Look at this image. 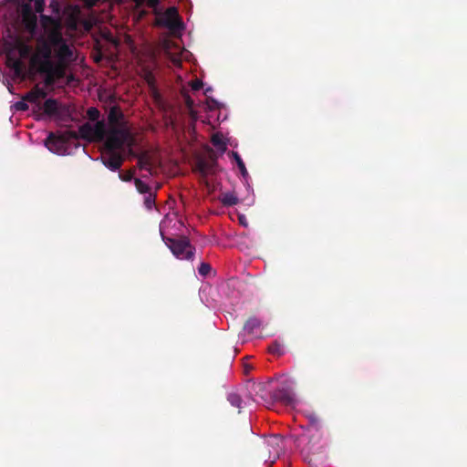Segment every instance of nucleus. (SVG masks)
<instances>
[{
	"label": "nucleus",
	"instance_id": "nucleus-1",
	"mask_svg": "<svg viewBox=\"0 0 467 467\" xmlns=\"http://www.w3.org/2000/svg\"><path fill=\"white\" fill-rule=\"evenodd\" d=\"M41 21L44 27L49 28V40L53 45V53L59 62L70 63L73 61L74 53L67 40L63 37L61 23L58 19L47 16H42Z\"/></svg>",
	"mask_w": 467,
	"mask_h": 467
},
{
	"label": "nucleus",
	"instance_id": "nucleus-2",
	"mask_svg": "<svg viewBox=\"0 0 467 467\" xmlns=\"http://www.w3.org/2000/svg\"><path fill=\"white\" fill-rule=\"evenodd\" d=\"M30 48L27 45L20 40H17L14 45L6 50V66L10 67L16 77L24 78L25 77V64L22 61L23 57L29 55Z\"/></svg>",
	"mask_w": 467,
	"mask_h": 467
},
{
	"label": "nucleus",
	"instance_id": "nucleus-3",
	"mask_svg": "<svg viewBox=\"0 0 467 467\" xmlns=\"http://www.w3.org/2000/svg\"><path fill=\"white\" fill-rule=\"evenodd\" d=\"M134 138L129 128H108L104 148L120 151L125 146L131 148Z\"/></svg>",
	"mask_w": 467,
	"mask_h": 467
},
{
	"label": "nucleus",
	"instance_id": "nucleus-4",
	"mask_svg": "<svg viewBox=\"0 0 467 467\" xmlns=\"http://www.w3.org/2000/svg\"><path fill=\"white\" fill-rule=\"evenodd\" d=\"M46 28L47 36L46 38L39 39L36 45V53L32 57L31 62L37 66L39 69L45 65H48L50 61H52V54H53V45L49 40V28L48 25Z\"/></svg>",
	"mask_w": 467,
	"mask_h": 467
},
{
	"label": "nucleus",
	"instance_id": "nucleus-5",
	"mask_svg": "<svg viewBox=\"0 0 467 467\" xmlns=\"http://www.w3.org/2000/svg\"><path fill=\"white\" fill-rule=\"evenodd\" d=\"M168 246L172 254L181 259L192 260L194 255V248L191 245L189 239L182 236L179 239H168Z\"/></svg>",
	"mask_w": 467,
	"mask_h": 467
},
{
	"label": "nucleus",
	"instance_id": "nucleus-6",
	"mask_svg": "<svg viewBox=\"0 0 467 467\" xmlns=\"http://www.w3.org/2000/svg\"><path fill=\"white\" fill-rule=\"evenodd\" d=\"M263 323L262 321L257 318L256 317H249L244 327L242 333L239 336V340L241 341V344L244 345V343L251 341L254 338H261Z\"/></svg>",
	"mask_w": 467,
	"mask_h": 467
},
{
	"label": "nucleus",
	"instance_id": "nucleus-7",
	"mask_svg": "<svg viewBox=\"0 0 467 467\" xmlns=\"http://www.w3.org/2000/svg\"><path fill=\"white\" fill-rule=\"evenodd\" d=\"M100 161L111 171H117L122 166L125 157L121 151L104 148L100 153Z\"/></svg>",
	"mask_w": 467,
	"mask_h": 467
},
{
	"label": "nucleus",
	"instance_id": "nucleus-8",
	"mask_svg": "<svg viewBox=\"0 0 467 467\" xmlns=\"http://www.w3.org/2000/svg\"><path fill=\"white\" fill-rule=\"evenodd\" d=\"M217 166L216 156L210 154L208 157H200L196 160L193 171L198 173L202 178H206L208 175L216 171Z\"/></svg>",
	"mask_w": 467,
	"mask_h": 467
},
{
	"label": "nucleus",
	"instance_id": "nucleus-9",
	"mask_svg": "<svg viewBox=\"0 0 467 467\" xmlns=\"http://www.w3.org/2000/svg\"><path fill=\"white\" fill-rule=\"evenodd\" d=\"M157 24L166 27L171 31H179L182 29V23L179 18L178 11L175 7H169L157 20Z\"/></svg>",
	"mask_w": 467,
	"mask_h": 467
},
{
	"label": "nucleus",
	"instance_id": "nucleus-10",
	"mask_svg": "<svg viewBox=\"0 0 467 467\" xmlns=\"http://www.w3.org/2000/svg\"><path fill=\"white\" fill-rule=\"evenodd\" d=\"M70 139H78L76 131H67L59 136L50 133L46 140V146L51 151L59 152Z\"/></svg>",
	"mask_w": 467,
	"mask_h": 467
},
{
	"label": "nucleus",
	"instance_id": "nucleus-11",
	"mask_svg": "<svg viewBox=\"0 0 467 467\" xmlns=\"http://www.w3.org/2000/svg\"><path fill=\"white\" fill-rule=\"evenodd\" d=\"M302 441H306V443L302 448V452H306V456L310 454L315 455L321 452L323 444L321 443L322 434L320 431H316L309 434H304L301 437Z\"/></svg>",
	"mask_w": 467,
	"mask_h": 467
},
{
	"label": "nucleus",
	"instance_id": "nucleus-12",
	"mask_svg": "<svg viewBox=\"0 0 467 467\" xmlns=\"http://www.w3.org/2000/svg\"><path fill=\"white\" fill-rule=\"evenodd\" d=\"M109 128H129L120 108L111 107L108 114Z\"/></svg>",
	"mask_w": 467,
	"mask_h": 467
},
{
	"label": "nucleus",
	"instance_id": "nucleus-13",
	"mask_svg": "<svg viewBox=\"0 0 467 467\" xmlns=\"http://www.w3.org/2000/svg\"><path fill=\"white\" fill-rule=\"evenodd\" d=\"M271 400L281 402L286 406H292L296 403V398L294 393L286 388H281L275 389L271 393Z\"/></svg>",
	"mask_w": 467,
	"mask_h": 467
},
{
	"label": "nucleus",
	"instance_id": "nucleus-14",
	"mask_svg": "<svg viewBox=\"0 0 467 467\" xmlns=\"http://www.w3.org/2000/svg\"><path fill=\"white\" fill-rule=\"evenodd\" d=\"M248 388L251 392H254V398L253 400L259 402L260 400L267 401L271 398V392L266 389L267 385L262 382H249Z\"/></svg>",
	"mask_w": 467,
	"mask_h": 467
},
{
	"label": "nucleus",
	"instance_id": "nucleus-15",
	"mask_svg": "<svg viewBox=\"0 0 467 467\" xmlns=\"http://www.w3.org/2000/svg\"><path fill=\"white\" fill-rule=\"evenodd\" d=\"M69 63L67 62H59L57 63L50 61L48 65H45L38 69L39 72H50L54 75L57 79L64 78L66 74V68Z\"/></svg>",
	"mask_w": 467,
	"mask_h": 467
},
{
	"label": "nucleus",
	"instance_id": "nucleus-16",
	"mask_svg": "<svg viewBox=\"0 0 467 467\" xmlns=\"http://www.w3.org/2000/svg\"><path fill=\"white\" fill-rule=\"evenodd\" d=\"M92 134L94 141L105 140L108 134V129L104 120L97 121L94 125H92Z\"/></svg>",
	"mask_w": 467,
	"mask_h": 467
},
{
	"label": "nucleus",
	"instance_id": "nucleus-17",
	"mask_svg": "<svg viewBox=\"0 0 467 467\" xmlns=\"http://www.w3.org/2000/svg\"><path fill=\"white\" fill-rule=\"evenodd\" d=\"M46 91L43 88H40L39 87L36 86L34 88H32L29 92L26 94L23 99L31 103H36L41 99L46 98Z\"/></svg>",
	"mask_w": 467,
	"mask_h": 467
},
{
	"label": "nucleus",
	"instance_id": "nucleus-18",
	"mask_svg": "<svg viewBox=\"0 0 467 467\" xmlns=\"http://www.w3.org/2000/svg\"><path fill=\"white\" fill-rule=\"evenodd\" d=\"M220 202L225 207L234 206L239 202V199L234 192H223L219 197Z\"/></svg>",
	"mask_w": 467,
	"mask_h": 467
},
{
	"label": "nucleus",
	"instance_id": "nucleus-19",
	"mask_svg": "<svg viewBox=\"0 0 467 467\" xmlns=\"http://www.w3.org/2000/svg\"><path fill=\"white\" fill-rule=\"evenodd\" d=\"M76 133L78 138L80 137L81 139L87 140L88 141H94L92 134V124L89 122H86L79 126L78 131Z\"/></svg>",
	"mask_w": 467,
	"mask_h": 467
},
{
	"label": "nucleus",
	"instance_id": "nucleus-20",
	"mask_svg": "<svg viewBox=\"0 0 467 467\" xmlns=\"http://www.w3.org/2000/svg\"><path fill=\"white\" fill-rule=\"evenodd\" d=\"M309 420V427H308V432L313 433L316 431H319L320 429V418L316 413H311L307 416Z\"/></svg>",
	"mask_w": 467,
	"mask_h": 467
},
{
	"label": "nucleus",
	"instance_id": "nucleus-21",
	"mask_svg": "<svg viewBox=\"0 0 467 467\" xmlns=\"http://www.w3.org/2000/svg\"><path fill=\"white\" fill-rule=\"evenodd\" d=\"M44 111L47 115H55L58 111L57 101L54 99H48L44 103Z\"/></svg>",
	"mask_w": 467,
	"mask_h": 467
},
{
	"label": "nucleus",
	"instance_id": "nucleus-22",
	"mask_svg": "<svg viewBox=\"0 0 467 467\" xmlns=\"http://www.w3.org/2000/svg\"><path fill=\"white\" fill-rule=\"evenodd\" d=\"M227 400L231 403L232 406L236 407L238 409L242 408V404H243L242 397L235 390L230 391L227 394Z\"/></svg>",
	"mask_w": 467,
	"mask_h": 467
},
{
	"label": "nucleus",
	"instance_id": "nucleus-23",
	"mask_svg": "<svg viewBox=\"0 0 467 467\" xmlns=\"http://www.w3.org/2000/svg\"><path fill=\"white\" fill-rule=\"evenodd\" d=\"M213 145L220 151L224 152L226 150V144L223 140V137L219 133H215L213 135L211 140Z\"/></svg>",
	"mask_w": 467,
	"mask_h": 467
},
{
	"label": "nucleus",
	"instance_id": "nucleus-24",
	"mask_svg": "<svg viewBox=\"0 0 467 467\" xmlns=\"http://www.w3.org/2000/svg\"><path fill=\"white\" fill-rule=\"evenodd\" d=\"M138 166L140 170L150 171L152 164L150 157L147 154L140 155L138 159Z\"/></svg>",
	"mask_w": 467,
	"mask_h": 467
},
{
	"label": "nucleus",
	"instance_id": "nucleus-25",
	"mask_svg": "<svg viewBox=\"0 0 467 467\" xmlns=\"http://www.w3.org/2000/svg\"><path fill=\"white\" fill-rule=\"evenodd\" d=\"M231 155L233 156L234 160L236 161V164L240 170L241 174L245 177L248 175V171L246 170L245 164L243 161L242 158L236 151H232Z\"/></svg>",
	"mask_w": 467,
	"mask_h": 467
},
{
	"label": "nucleus",
	"instance_id": "nucleus-26",
	"mask_svg": "<svg viewBox=\"0 0 467 467\" xmlns=\"http://www.w3.org/2000/svg\"><path fill=\"white\" fill-rule=\"evenodd\" d=\"M134 184L137 191L141 194H146L151 192V188L147 183L142 182L140 179H134Z\"/></svg>",
	"mask_w": 467,
	"mask_h": 467
},
{
	"label": "nucleus",
	"instance_id": "nucleus-27",
	"mask_svg": "<svg viewBox=\"0 0 467 467\" xmlns=\"http://www.w3.org/2000/svg\"><path fill=\"white\" fill-rule=\"evenodd\" d=\"M146 194L147 195L144 197V205L148 210H150L155 205L156 192L151 191Z\"/></svg>",
	"mask_w": 467,
	"mask_h": 467
},
{
	"label": "nucleus",
	"instance_id": "nucleus-28",
	"mask_svg": "<svg viewBox=\"0 0 467 467\" xmlns=\"http://www.w3.org/2000/svg\"><path fill=\"white\" fill-rule=\"evenodd\" d=\"M87 115L91 121L97 122L99 121L98 119L99 118L100 112L97 108L91 107L88 109Z\"/></svg>",
	"mask_w": 467,
	"mask_h": 467
},
{
	"label": "nucleus",
	"instance_id": "nucleus-29",
	"mask_svg": "<svg viewBox=\"0 0 467 467\" xmlns=\"http://www.w3.org/2000/svg\"><path fill=\"white\" fill-rule=\"evenodd\" d=\"M134 176V170H130L125 172L119 171V178L123 182H130Z\"/></svg>",
	"mask_w": 467,
	"mask_h": 467
},
{
	"label": "nucleus",
	"instance_id": "nucleus-30",
	"mask_svg": "<svg viewBox=\"0 0 467 467\" xmlns=\"http://www.w3.org/2000/svg\"><path fill=\"white\" fill-rule=\"evenodd\" d=\"M211 269H212V267H211L210 264L202 263L198 268V273L202 276H206L210 273Z\"/></svg>",
	"mask_w": 467,
	"mask_h": 467
},
{
	"label": "nucleus",
	"instance_id": "nucleus-31",
	"mask_svg": "<svg viewBox=\"0 0 467 467\" xmlns=\"http://www.w3.org/2000/svg\"><path fill=\"white\" fill-rule=\"evenodd\" d=\"M182 96H183V99H184V103L186 105V107L191 109L193 108L194 106V101L193 99L188 95L187 92H183L182 93Z\"/></svg>",
	"mask_w": 467,
	"mask_h": 467
},
{
	"label": "nucleus",
	"instance_id": "nucleus-32",
	"mask_svg": "<svg viewBox=\"0 0 467 467\" xmlns=\"http://www.w3.org/2000/svg\"><path fill=\"white\" fill-rule=\"evenodd\" d=\"M191 87L194 91L200 90L202 88V81L200 79H195L191 82Z\"/></svg>",
	"mask_w": 467,
	"mask_h": 467
},
{
	"label": "nucleus",
	"instance_id": "nucleus-33",
	"mask_svg": "<svg viewBox=\"0 0 467 467\" xmlns=\"http://www.w3.org/2000/svg\"><path fill=\"white\" fill-rule=\"evenodd\" d=\"M44 74H46V83L47 85H53L56 81V79H57L54 75H52L50 72H43Z\"/></svg>",
	"mask_w": 467,
	"mask_h": 467
},
{
	"label": "nucleus",
	"instance_id": "nucleus-34",
	"mask_svg": "<svg viewBox=\"0 0 467 467\" xmlns=\"http://www.w3.org/2000/svg\"><path fill=\"white\" fill-rule=\"evenodd\" d=\"M15 107L17 110H22V111H25L28 109V106H27L26 100L16 102Z\"/></svg>",
	"mask_w": 467,
	"mask_h": 467
},
{
	"label": "nucleus",
	"instance_id": "nucleus-35",
	"mask_svg": "<svg viewBox=\"0 0 467 467\" xmlns=\"http://www.w3.org/2000/svg\"><path fill=\"white\" fill-rule=\"evenodd\" d=\"M243 367H244V372L246 375L249 374V372L253 368V366L251 364H249L246 360H244Z\"/></svg>",
	"mask_w": 467,
	"mask_h": 467
},
{
	"label": "nucleus",
	"instance_id": "nucleus-36",
	"mask_svg": "<svg viewBox=\"0 0 467 467\" xmlns=\"http://www.w3.org/2000/svg\"><path fill=\"white\" fill-rule=\"evenodd\" d=\"M282 441V438L279 437V436H275L272 438V441H268V443H271V444H278V441Z\"/></svg>",
	"mask_w": 467,
	"mask_h": 467
},
{
	"label": "nucleus",
	"instance_id": "nucleus-37",
	"mask_svg": "<svg viewBox=\"0 0 467 467\" xmlns=\"http://www.w3.org/2000/svg\"><path fill=\"white\" fill-rule=\"evenodd\" d=\"M280 348H281V347H280L279 345H277V344H276L275 348H273L272 346H269V347L267 348V349H266V350H269V351H272V350H278Z\"/></svg>",
	"mask_w": 467,
	"mask_h": 467
},
{
	"label": "nucleus",
	"instance_id": "nucleus-38",
	"mask_svg": "<svg viewBox=\"0 0 467 467\" xmlns=\"http://www.w3.org/2000/svg\"><path fill=\"white\" fill-rule=\"evenodd\" d=\"M158 2H159V0H150V5H152V6H153V5H157V4H158Z\"/></svg>",
	"mask_w": 467,
	"mask_h": 467
},
{
	"label": "nucleus",
	"instance_id": "nucleus-39",
	"mask_svg": "<svg viewBox=\"0 0 467 467\" xmlns=\"http://www.w3.org/2000/svg\"><path fill=\"white\" fill-rule=\"evenodd\" d=\"M137 5H142L145 0H133Z\"/></svg>",
	"mask_w": 467,
	"mask_h": 467
},
{
	"label": "nucleus",
	"instance_id": "nucleus-40",
	"mask_svg": "<svg viewBox=\"0 0 467 467\" xmlns=\"http://www.w3.org/2000/svg\"><path fill=\"white\" fill-rule=\"evenodd\" d=\"M212 90H213V89H212V88H205V90H204V95H207V94H208V93H210Z\"/></svg>",
	"mask_w": 467,
	"mask_h": 467
},
{
	"label": "nucleus",
	"instance_id": "nucleus-41",
	"mask_svg": "<svg viewBox=\"0 0 467 467\" xmlns=\"http://www.w3.org/2000/svg\"><path fill=\"white\" fill-rule=\"evenodd\" d=\"M36 6L41 7V5H39L38 1L36 2Z\"/></svg>",
	"mask_w": 467,
	"mask_h": 467
},
{
	"label": "nucleus",
	"instance_id": "nucleus-42",
	"mask_svg": "<svg viewBox=\"0 0 467 467\" xmlns=\"http://www.w3.org/2000/svg\"><path fill=\"white\" fill-rule=\"evenodd\" d=\"M40 10H41L40 7L36 6V11L39 12Z\"/></svg>",
	"mask_w": 467,
	"mask_h": 467
}]
</instances>
